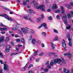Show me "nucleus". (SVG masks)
<instances>
[{
  "mask_svg": "<svg viewBox=\"0 0 73 73\" xmlns=\"http://www.w3.org/2000/svg\"><path fill=\"white\" fill-rule=\"evenodd\" d=\"M61 62H62L63 64H65V61L64 58H62V59L58 58L54 59V64H56L58 63V64H61Z\"/></svg>",
  "mask_w": 73,
  "mask_h": 73,
  "instance_id": "f257e3e1",
  "label": "nucleus"
},
{
  "mask_svg": "<svg viewBox=\"0 0 73 73\" xmlns=\"http://www.w3.org/2000/svg\"><path fill=\"white\" fill-rule=\"evenodd\" d=\"M0 16H2V17H5V18L7 19V20H9V21H13V19L9 17L8 15H7L5 14H4L3 15L0 14Z\"/></svg>",
  "mask_w": 73,
  "mask_h": 73,
  "instance_id": "f03ea898",
  "label": "nucleus"
},
{
  "mask_svg": "<svg viewBox=\"0 0 73 73\" xmlns=\"http://www.w3.org/2000/svg\"><path fill=\"white\" fill-rule=\"evenodd\" d=\"M44 7L45 5H42L36 7V8L37 9H40L42 11H45V9H44Z\"/></svg>",
  "mask_w": 73,
  "mask_h": 73,
  "instance_id": "7ed1b4c3",
  "label": "nucleus"
},
{
  "mask_svg": "<svg viewBox=\"0 0 73 73\" xmlns=\"http://www.w3.org/2000/svg\"><path fill=\"white\" fill-rule=\"evenodd\" d=\"M63 42H62V43L63 47L64 48L65 51H67L68 50L66 49V44L65 43V41L64 39L63 40Z\"/></svg>",
  "mask_w": 73,
  "mask_h": 73,
  "instance_id": "20e7f679",
  "label": "nucleus"
},
{
  "mask_svg": "<svg viewBox=\"0 0 73 73\" xmlns=\"http://www.w3.org/2000/svg\"><path fill=\"white\" fill-rule=\"evenodd\" d=\"M70 6H72L73 7V2H71L70 3V5H69L68 4L65 5V7H67L68 9H71V7Z\"/></svg>",
  "mask_w": 73,
  "mask_h": 73,
  "instance_id": "39448f33",
  "label": "nucleus"
},
{
  "mask_svg": "<svg viewBox=\"0 0 73 73\" xmlns=\"http://www.w3.org/2000/svg\"><path fill=\"white\" fill-rule=\"evenodd\" d=\"M64 56H66L68 55L69 58H70L72 57V53L70 52H69L67 53H65L64 54Z\"/></svg>",
  "mask_w": 73,
  "mask_h": 73,
  "instance_id": "423d86ee",
  "label": "nucleus"
},
{
  "mask_svg": "<svg viewBox=\"0 0 73 73\" xmlns=\"http://www.w3.org/2000/svg\"><path fill=\"white\" fill-rule=\"evenodd\" d=\"M6 62H5V63H4V69L5 70H8V66L7 64H6Z\"/></svg>",
  "mask_w": 73,
  "mask_h": 73,
  "instance_id": "0eeeda50",
  "label": "nucleus"
},
{
  "mask_svg": "<svg viewBox=\"0 0 73 73\" xmlns=\"http://www.w3.org/2000/svg\"><path fill=\"white\" fill-rule=\"evenodd\" d=\"M11 46L9 45H8L7 46V48L5 49V51L6 53H8L9 52V49H10Z\"/></svg>",
  "mask_w": 73,
  "mask_h": 73,
  "instance_id": "6e6552de",
  "label": "nucleus"
},
{
  "mask_svg": "<svg viewBox=\"0 0 73 73\" xmlns=\"http://www.w3.org/2000/svg\"><path fill=\"white\" fill-rule=\"evenodd\" d=\"M23 18L25 19V20H29L30 21H31V22H33V20L32 19H31L30 18H28V17H27V16L26 15H25L23 16Z\"/></svg>",
  "mask_w": 73,
  "mask_h": 73,
  "instance_id": "1a4fd4ad",
  "label": "nucleus"
},
{
  "mask_svg": "<svg viewBox=\"0 0 73 73\" xmlns=\"http://www.w3.org/2000/svg\"><path fill=\"white\" fill-rule=\"evenodd\" d=\"M69 42L68 43V45L70 46H72V39L70 38H68Z\"/></svg>",
  "mask_w": 73,
  "mask_h": 73,
  "instance_id": "9d476101",
  "label": "nucleus"
},
{
  "mask_svg": "<svg viewBox=\"0 0 73 73\" xmlns=\"http://www.w3.org/2000/svg\"><path fill=\"white\" fill-rule=\"evenodd\" d=\"M21 31H23L24 34H26V33H28V32L25 31V28H21Z\"/></svg>",
  "mask_w": 73,
  "mask_h": 73,
  "instance_id": "9b49d317",
  "label": "nucleus"
},
{
  "mask_svg": "<svg viewBox=\"0 0 73 73\" xmlns=\"http://www.w3.org/2000/svg\"><path fill=\"white\" fill-rule=\"evenodd\" d=\"M4 40V36H2L0 38V43L3 42Z\"/></svg>",
  "mask_w": 73,
  "mask_h": 73,
  "instance_id": "f8f14e48",
  "label": "nucleus"
},
{
  "mask_svg": "<svg viewBox=\"0 0 73 73\" xmlns=\"http://www.w3.org/2000/svg\"><path fill=\"white\" fill-rule=\"evenodd\" d=\"M36 21L38 23H40V21H41L42 20V19H41V18H38L36 19Z\"/></svg>",
  "mask_w": 73,
  "mask_h": 73,
  "instance_id": "ddd939ff",
  "label": "nucleus"
},
{
  "mask_svg": "<svg viewBox=\"0 0 73 73\" xmlns=\"http://www.w3.org/2000/svg\"><path fill=\"white\" fill-rule=\"evenodd\" d=\"M42 25V26H43L45 29H48V27H47V25L46 23H43Z\"/></svg>",
  "mask_w": 73,
  "mask_h": 73,
  "instance_id": "4468645a",
  "label": "nucleus"
},
{
  "mask_svg": "<svg viewBox=\"0 0 73 73\" xmlns=\"http://www.w3.org/2000/svg\"><path fill=\"white\" fill-rule=\"evenodd\" d=\"M50 45L52 47V49H54L55 48V46L54 45V44L53 42H51L50 43Z\"/></svg>",
  "mask_w": 73,
  "mask_h": 73,
  "instance_id": "2eb2a0df",
  "label": "nucleus"
},
{
  "mask_svg": "<svg viewBox=\"0 0 73 73\" xmlns=\"http://www.w3.org/2000/svg\"><path fill=\"white\" fill-rule=\"evenodd\" d=\"M56 8H57V6L56 4H55L52 6V9H56Z\"/></svg>",
  "mask_w": 73,
  "mask_h": 73,
  "instance_id": "dca6fc26",
  "label": "nucleus"
},
{
  "mask_svg": "<svg viewBox=\"0 0 73 73\" xmlns=\"http://www.w3.org/2000/svg\"><path fill=\"white\" fill-rule=\"evenodd\" d=\"M61 10H62V13H65V10H64V7H61Z\"/></svg>",
  "mask_w": 73,
  "mask_h": 73,
  "instance_id": "f3484780",
  "label": "nucleus"
},
{
  "mask_svg": "<svg viewBox=\"0 0 73 73\" xmlns=\"http://www.w3.org/2000/svg\"><path fill=\"white\" fill-rule=\"evenodd\" d=\"M32 42L33 44H35L36 42V39H33L32 40Z\"/></svg>",
  "mask_w": 73,
  "mask_h": 73,
  "instance_id": "a211bd4d",
  "label": "nucleus"
},
{
  "mask_svg": "<svg viewBox=\"0 0 73 73\" xmlns=\"http://www.w3.org/2000/svg\"><path fill=\"white\" fill-rule=\"evenodd\" d=\"M27 64H26V65L24 67V68L22 69V71H25V70H26L27 67Z\"/></svg>",
  "mask_w": 73,
  "mask_h": 73,
  "instance_id": "6ab92c4d",
  "label": "nucleus"
},
{
  "mask_svg": "<svg viewBox=\"0 0 73 73\" xmlns=\"http://www.w3.org/2000/svg\"><path fill=\"white\" fill-rule=\"evenodd\" d=\"M29 13H34L35 12H34V11L32 10V9H29Z\"/></svg>",
  "mask_w": 73,
  "mask_h": 73,
  "instance_id": "aec40b11",
  "label": "nucleus"
},
{
  "mask_svg": "<svg viewBox=\"0 0 73 73\" xmlns=\"http://www.w3.org/2000/svg\"><path fill=\"white\" fill-rule=\"evenodd\" d=\"M38 50H35L34 52V53H35V56H37V53H38Z\"/></svg>",
  "mask_w": 73,
  "mask_h": 73,
  "instance_id": "412c9836",
  "label": "nucleus"
},
{
  "mask_svg": "<svg viewBox=\"0 0 73 73\" xmlns=\"http://www.w3.org/2000/svg\"><path fill=\"white\" fill-rule=\"evenodd\" d=\"M64 22L66 25H67L68 24V22L65 19L64 20Z\"/></svg>",
  "mask_w": 73,
  "mask_h": 73,
  "instance_id": "4be33fe9",
  "label": "nucleus"
},
{
  "mask_svg": "<svg viewBox=\"0 0 73 73\" xmlns=\"http://www.w3.org/2000/svg\"><path fill=\"white\" fill-rule=\"evenodd\" d=\"M23 5H26L27 1H23Z\"/></svg>",
  "mask_w": 73,
  "mask_h": 73,
  "instance_id": "5701e85b",
  "label": "nucleus"
},
{
  "mask_svg": "<svg viewBox=\"0 0 73 73\" xmlns=\"http://www.w3.org/2000/svg\"><path fill=\"white\" fill-rule=\"evenodd\" d=\"M67 16L69 19H70L71 17V15L69 13H68L67 14Z\"/></svg>",
  "mask_w": 73,
  "mask_h": 73,
  "instance_id": "b1692460",
  "label": "nucleus"
},
{
  "mask_svg": "<svg viewBox=\"0 0 73 73\" xmlns=\"http://www.w3.org/2000/svg\"><path fill=\"white\" fill-rule=\"evenodd\" d=\"M9 37H6L5 40V41L6 42H8V41H9Z\"/></svg>",
  "mask_w": 73,
  "mask_h": 73,
  "instance_id": "393cba45",
  "label": "nucleus"
},
{
  "mask_svg": "<svg viewBox=\"0 0 73 73\" xmlns=\"http://www.w3.org/2000/svg\"><path fill=\"white\" fill-rule=\"evenodd\" d=\"M0 26L3 27H6V26L3 24L2 23H0Z\"/></svg>",
  "mask_w": 73,
  "mask_h": 73,
  "instance_id": "a878e982",
  "label": "nucleus"
},
{
  "mask_svg": "<svg viewBox=\"0 0 73 73\" xmlns=\"http://www.w3.org/2000/svg\"><path fill=\"white\" fill-rule=\"evenodd\" d=\"M62 18H64V19H66L67 17H66V15H63V16L62 17Z\"/></svg>",
  "mask_w": 73,
  "mask_h": 73,
  "instance_id": "bb28decb",
  "label": "nucleus"
},
{
  "mask_svg": "<svg viewBox=\"0 0 73 73\" xmlns=\"http://www.w3.org/2000/svg\"><path fill=\"white\" fill-rule=\"evenodd\" d=\"M61 10H56L55 11V13H58V12H60Z\"/></svg>",
  "mask_w": 73,
  "mask_h": 73,
  "instance_id": "cd10ccee",
  "label": "nucleus"
},
{
  "mask_svg": "<svg viewBox=\"0 0 73 73\" xmlns=\"http://www.w3.org/2000/svg\"><path fill=\"white\" fill-rule=\"evenodd\" d=\"M0 58H3V55L1 52H0Z\"/></svg>",
  "mask_w": 73,
  "mask_h": 73,
  "instance_id": "c85d7f7f",
  "label": "nucleus"
},
{
  "mask_svg": "<svg viewBox=\"0 0 73 73\" xmlns=\"http://www.w3.org/2000/svg\"><path fill=\"white\" fill-rule=\"evenodd\" d=\"M19 53H20L16 52L15 53H13L11 54V56H13V55H15L16 54H19Z\"/></svg>",
  "mask_w": 73,
  "mask_h": 73,
  "instance_id": "c756f323",
  "label": "nucleus"
},
{
  "mask_svg": "<svg viewBox=\"0 0 73 73\" xmlns=\"http://www.w3.org/2000/svg\"><path fill=\"white\" fill-rule=\"evenodd\" d=\"M30 32L31 33H32L33 34H35V31H34V30L33 29H31Z\"/></svg>",
  "mask_w": 73,
  "mask_h": 73,
  "instance_id": "7c9ffc66",
  "label": "nucleus"
},
{
  "mask_svg": "<svg viewBox=\"0 0 73 73\" xmlns=\"http://www.w3.org/2000/svg\"><path fill=\"white\" fill-rule=\"evenodd\" d=\"M49 70L47 68H46L44 69V71L45 72H48Z\"/></svg>",
  "mask_w": 73,
  "mask_h": 73,
  "instance_id": "2f4dec72",
  "label": "nucleus"
},
{
  "mask_svg": "<svg viewBox=\"0 0 73 73\" xmlns=\"http://www.w3.org/2000/svg\"><path fill=\"white\" fill-rule=\"evenodd\" d=\"M45 65L46 66H48V65H49V62L48 61L46 62L45 64Z\"/></svg>",
  "mask_w": 73,
  "mask_h": 73,
  "instance_id": "473e14b6",
  "label": "nucleus"
},
{
  "mask_svg": "<svg viewBox=\"0 0 73 73\" xmlns=\"http://www.w3.org/2000/svg\"><path fill=\"white\" fill-rule=\"evenodd\" d=\"M25 30H26V31L27 32L29 31V28L28 27H26L25 28Z\"/></svg>",
  "mask_w": 73,
  "mask_h": 73,
  "instance_id": "72a5a7b5",
  "label": "nucleus"
},
{
  "mask_svg": "<svg viewBox=\"0 0 73 73\" xmlns=\"http://www.w3.org/2000/svg\"><path fill=\"white\" fill-rule=\"evenodd\" d=\"M42 34L44 36H45L46 35V33L44 32H42Z\"/></svg>",
  "mask_w": 73,
  "mask_h": 73,
  "instance_id": "f704fd0d",
  "label": "nucleus"
},
{
  "mask_svg": "<svg viewBox=\"0 0 73 73\" xmlns=\"http://www.w3.org/2000/svg\"><path fill=\"white\" fill-rule=\"evenodd\" d=\"M21 41L22 42H24L25 41V40L23 38H22L21 39Z\"/></svg>",
  "mask_w": 73,
  "mask_h": 73,
  "instance_id": "c9c22d12",
  "label": "nucleus"
},
{
  "mask_svg": "<svg viewBox=\"0 0 73 73\" xmlns=\"http://www.w3.org/2000/svg\"><path fill=\"white\" fill-rule=\"evenodd\" d=\"M32 39H33L32 36L31 35L30 37H29V40H32Z\"/></svg>",
  "mask_w": 73,
  "mask_h": 73,
  "instance_id": "e433bc0d",
  "label": "nucleus"
},
{
  "mask_svg": "<svg viewBox=\"0 0 73 73\" xmlns=\"http://www.w3.org/2000/svg\"><path fill=\"white\" fill-rule=\"evenodd\" d=\"M31 67H33V64H31L29 65L28 67V69H30Z\"/></svg>",
  "mask_w": 73,
  "mask_h": 73,
  "instance_id": "4c0bfd02",
  "label": "nucleus"
},
{
  "mask_svg": "<svg viewBox=\"0 0 73 73\" xmlns=\"http://www.w3.org/2000/svg\"><path fill=\"white\" fill-rule=\"evenodd\" d=\"M53 30H54V32L55 33H58V31H57V30L55 29H54Z\"/></svg>",
  "mask_w": 73,
  "mask_h": 73,
  "instance_id": "58836bf2",
  "label": "nucleus"
},
{
  "mask_svg": "<svg viewBox=\"0 0 73 73\" xmlns=\"http://www.w3.org/2000/svg\"><path fill=\"white\" fill-rule=\"evenodd\" d=\"M44 15H41V18H40L41 19H42V20L43 19H44Z\"/></svg>",
  "mask_w": 73,
  "mask_h": 73,
  "instance_id": "ea45409f",
  "label": "nucleus"
},
{
  "mask_svg": "<svg viewBox=\"0 0 73 73\" xmlns=\"http://www.w3.org/2000/svg\"><path fill=\"white\" fill-rule=\"evenodd\" d=\"M53 64H54V61H53V62H51L50 63V65L51 66H53Z\"/></svg>",
  "mask_w": 73,
  "mask_h": 73,
  "instance_id": "a19ab883",
  "label": "nucleus"
},
{
  "mask_svg": "<svg viewBox=\"0 0 73 73\" xmlns=\"http://www.w3.org/2000/svg\"><path fill=\"white\" fill-rule=\"evenodd\" d=\"M46 67L47 68H48V69H50L51 68V67L49 66V65H48V66H46Z\"/></svg>",
  "mask_w": 73,
  "mask_h": 73,
  "instance_id": "79ce46f5",
  "label": "nucleus"
},
{
  "mask_svg": "<svg viewBox=\"0 0 73 73\" xmlns=\"http://www.w3.org/2000/svg\"><path fill=\"white\" fill-rule=\"evenodd\" d=\"M66 36L67 37H68V38H69V37H70V34L69 33H68L67 34Z\"/></svg>",
  "mask_w": 73,
  "mask_h": 73,
  "instance_id": "37998d69",
  "label": "nucleus"
},
{
  "mask_svg": "<svg viewBox=\"0 0 73 73\" xmlns=\"http://www.w3.org/2000/svg\"><path fill=\"white\" fill-rule=\"evenodd\" d=\"M3 9H6V10H7V11H9V9H8V8H7V7H4Z\"/></svg>",
  "mask_w": 73,
  "mask_h": 73,
  "instance_id": "c03bdc74",
  "label": "nucleus"
},
{
  "mask_svg": "<svg viewBox=\"0 0 73 73\" xmlns=\"http://www.w3.org/2000/svg\"><path fill=\"white\" fill-rule=\"evenodd\" d=\"M56 18H57L58 19H60V17L59 15H58L56 16Z\"/></svg>",
  "mask_w": 73,
  "mask_h": 73,
  "instance_id": "a18cd8bd",
  "label": "nucleus"
},
{
  "mask_svg": "<svg viewBox=\"0 0 73 73\" xmlns=\"http://www.w3.org/2000/svg\"><path fill=\"white\" fill-rule=\"evenodd\" d=\"M66 29H70V26H69L67 27Z\"/></svg>",
  "mask_w": 73,
  "mask_h": 73,
  "instance_id": "49530a36",
  "label": "nucleus"
},
{
  "mask_svg": "<svg viewBox=\"0 0 73 73\" xmlns=\"http://www.w3.org/2000/svg\"><path fill=\"white\" fill-rule=\"evenodd\" d=\"M38 5V3H35L34 4V6H37V5Z\"/></svg>",
  "mask_w": 73,
  "mask_h": 73,
  "instance_id": "de8ad7c7",
  "label": "nucleus"
},
{
  "mask_svg": "<svg viewBox=\"0 0 73 73\" xmlns=\"http://www.w3.org/2000/svg\"><path fill=\"white\" fill-rule=\"evenodd\" d=\"M7 28H3V31H7Z\"/></svg>",
  "mask_w": 73,
  "mask_h": 73,
  "instance_id": "09e8293b",
  "label": "nucleus"
},
{
  "mask_svg": "<svg viewBox=\"0 0 73 73\" xmlns=\"http://www.w3.org/2000/svg\"><path fill=\"white\" fill-rule=\"evenodd\" d=\"M42 27V24L39 27H38V28L39 29H40V28H41Z\"/></svg>",
  "mask_w": 73,
  "mask_h": 73,
  "instance_id": "8fccbe9b",
  "label": "nucleus"
},
{
  "mask_svg": "<svg viewBox=\"0 0 73 73\" xmlns=\"http://www.w3.org/2000/svg\"><path fill=\"white\" fill-rule=\"evenodd\" d=\"M55 40H58V36H56V38H55Z\"/></svg>",
  "mask_w": 73,
  "mask_h": 73,
  "instance_id": "3c124183",
  "label": "nucleus"
},
{
  "mask_svg": "<svg viewBox=\"0 0 73 73\" xmlns=\"http://www.w3.org/2000/svg\"><path fill=\"white\" fill-rule=\"evenodd\" d=\"M18 33H20V34H22V33L21 32V31L19 30L18 31Z\"/></svg>",
  "mask_w": 73,
  "mask_h": 73,
  "instance_id": "603ef678",
  "label": "nucleus"
},
{
  "mask_svg": "<svg viewBox=\"0 0 73 73\" xmlns=\"http://www.w3.org/2000/svg\"><path fill=\"white\" fill-rule=\"evenodd\" d=\"M16 41H17V42H20V40L19 39H16Z\"/></svg>",
  "mask_w": 73,
  "mask_h": 73,
  "instance_id": "864d4df0",
  "label": "nucleus"
},
{
  "mask_svg": "<svg viewBox=\"0 0 73 73\" xmlns=\"http://www.w3.org/2000/svg\"><path fill=\"white\" fill-rule=\"evenodd\" d=\"M16 29L17 28L16 27H13V28H12V29H13V30H16Z\"/></svg>",
  "mask_w": 73,
  "mask_h": 73,
  "instance_id": "5fc2aeb1",
  "label": "nucleus"
},
{
  "mask_svg": "<svg viewBox=\"0 0 73 73\" xmlns=\"http://www.w3.org/2000/svg\"><path fill=\"white\" fill-rule=\"evenodd\" d=\"M48 19L49 20H52V17L50 16L48 17Z\"/></svg>",
  "mask_w": 73,
  "mask_h": 73,
  "instance_id": "6e6d98bb",
  "label": "nucleus"
},
{
  "mask_svg": "<svg viewBox=\"0 0 73 73\" xmlns=\"http://www.w3.org/2000/svg\"><path fill=\"white\" fill-rule=\"evenodd\" d=\"M36 62H38L39 61V59H36Z\"/></svg>",
  "mask_w": 73,
  "mask_h": 73,
  "instance_id": "4d7b16f0",
  "label": "nucleus"
},
{
  "mask_svg": "<svg viewBox=\"0 0 73 73\" xmlns=\"http://www.w3.org/2000/svg\"><path fill=\"white\" fill-rule=\"evenodd\" d=\"M42 55H43V53H41L39 54V56H42Z\"/></svg>",
  "mask_w": 73,
  "mask_h": 73,
  "instance_id": "13d9d810",
  "label": "nucleus"
},
{
  "mask_svg": "<svg viewBox=\"0 0 73 73\" xmlns=\"http://www.w3.org/2000/svg\"><path fill=\"white\" fill-rule=\"evenodd\" d=\"M70 13L72 14V16L73 17V11H71Z\"/></svg>",
  "mask_w": 73,
  "mask_h": 73,
  "instance_id": "bf43d9fd",
  "label": "nucleus"
},
{
  "mask_svg": "<svg viewBox=\"0 0 73 73\" xmlns=\"http://www.w3.org/2000/svg\"><path fill=\"white\" fill-rule=\"evenodd\" d=\"M0 62H1V64H3V61H2V60H0Z\"/></svg>",
  "mask_w": 73,
  "mask_h": 73,
  "instance_id": "052dcab7",
  "label": "nucleus"
},
{
  "mask_svg": "<svg viewBox=\"0 0 73 73\" xmlns=\"http://www.w3.org/2000/svg\"><path fill=\"white\" fill-rule=\"evenodd\" d=\"M0 31H3V29H2L0 27Z\"/></svg>",
  "mask_w": 73,
  "mask_h": 73,
  "instance_id": "680f3d73",
  "label": "nucleus"
},
{
  "mask_svg": "<svg viewBox=\"0 0 73 73\" xmlns=\"http://www.w3.org/2000/svg\"><path fill=\"white\" fill-rule=\"evenodd\" d=\"M18 46L19 48H20V46H22V45H21V44H19Z\"/></svg>",
  "mask_w": 73,
  "mask_h": 73,
  "instance_id": "e2e57ef3",
  "label": "nucleus"
},
{
  "mask_svg": "<svg viewBox=\"0 0 73 73\" xmlns=\"http://www.w3.org/2000/svg\"><path fill=\"white\" fill-rule=\"evenodd\" d=\"M11 44L12 45H13V46H14L15 45V44H14V43L13 42H11Z\"/></svg>",
  "mask_w": 73,
  "mask_h": 73,
  "instance_id": "0e129e2a",
  "label": "nucleus"
},
{
  "mask_svg": "<svg viewBox=\"0 0 73 73\" xmlns=\"http://www.w3.org/2000/svg\"><path fill=\"white\" fill-rule=\"evenodd\" d=\"M1 34H2V35H3V34H5V32H1Z\"/></svg>",
  "mask_w": 73,
  "mask_h": 73,
  "instance_id": "69168bd1",
  "label": "nucleus"
},
{
  "mask_svg": "<svg viewBox=\"0 0 73 73\" xmlns=\"http://www.w3.org/2000/svg\"><path fill=\"white\" fill-rule=\"evenodd\" d=\"M27 7H28V8H30L31 7V6H30V5H27Z\"/></svg>",
  "mask_w": 73,
  "mask_h": 73,
  "instance_id": "338daca9",
  "label": "nucleus"
},
{
  "mask_svg": "<svg viewBox=\"0 0 73 73\" xmlns=\"http://www.w3.org/2000/svg\"><path fill=\"white\" fill-rule=\"evenodd\" d=\"M42 47H44V44H42Z\"/></svg>",
  "mask_w": 73,
  "mask_h": 73,
  "instance_id": "774afa93",
  "label": "nucleus"
}]
</instances>
